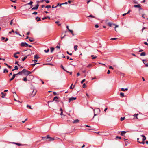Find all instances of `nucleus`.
<instances>
[{"label":"nucleus","mask_w":148,"mask_h":148,"mask_svg":"<svg viewBox=\"0 0 148 148\" xmlns=\"http://www.w3.org/2000/svg\"><path fill=\"white\" fill-rule=\"evenodd\" d=\"M23 73L25 75L28 76L31 73V72L29 71L26 69H24L22 70Z\"/></svg>","instance_id":"obj_1"},{"label":"nucleus","mask_w":148,"mask_h":148,"mask_svg":"<svg viewBox=\"0 0 148 148\" xmlns=\"http://www.w3.org/2000/svg\"><path fill=\"white\" fill-rule=\"evenodd\" d=\"M91 108L94 111V116L93 117V118H94V116H95L98 115L100 113V109L99 108H97L96 109V110L97 112V114H95V109H93V108L92 107H91Z\"/></svg>","instance_id":"obj_2"},{"label":"nucleus","mask_w":148,"mask_h":148,"mask_svg":"<svg viewBox=\"0 0 148 148\" xmlns=\"http://www.w3.org/2000/svg\"><path fill=\"white\" fill-rule=\"evenodd\" d=\"M58 99V97L57 96H56L54 97V98L53 99V101H48V103H49L50 102H53V101H55L56 102L58 103L59 102V101L57 99Z\"/></svg>","instance_id":"obj_3"},{"label":"nucleus","mask_w":148,"mask_h":148,"mask_svg":"<svg viewBox=\"0 0 148 148\" xmlns=\"http://www.w3.org/2000/svg\"><path fill=\"white\" fill-rule=\"evenodd\" d=\"M108 25L110 27H111L112 26V25H114V26H115V29L116 27H118V26L117 25H115V24H112L111 23H110V22H109L108 23ZM115 31H116V29H115Z\"/></svg>","instance_id":"obj_4"},{"label":"nucleus","mask_w":148,"mask_h":148,"mask_svg":"<svg viewBox=\"0 0 148 148\" xmlns=\"http://www.w3.org/2000/svg\"><path fill=\"white\" fill-rule=\"evenodd\" d=\"M28 45V44L25 42H22L21 44V47H27Z\"/></svg>","instance_id":"obj_5"},{"label":"nucleus","mask_w":148,"mask_h":148,"mask_svg":"<svg viewBox=\"0 0 148 148\" xmlns=\"http://www.w3.org/2000/svg\"><path fill=\"white\" fill-rule=\"evenodd\" d=\"M36 92H37L36 91V90L34 91V90H33L32 92V93L31 94L30 93L29 94L30 96H31V97L34 96L36 95Z\"/></svg>","instance_id":"obj_6"},{"label":"nucleus","mask_w":148,"mask_h":148,"mask_svg":"<svg viewBox=\"0 0 148 148\" xmlns=\"http://www.w3.org/2000/svg\"><path fill=\"white\" fill-rule=\"evenodd\" d=\"M134 7L135 8H138L139 11H140V10H142V8L141 7V5L140 4H138V5H134Z\"/></svg>","instance_id":"obj_7"},{"label":"nucleus","mask_w":148,"mask_h":148,"mask_svg":"<svg viewBox=\"0 0 148 148\" xmlns=\"http://www.w3.org/2000/svg\"><path fill=\"white\" fill-rule=\"evenodd\" d=\"M77 99L76 97H71L69 98V102L70 103L72 101H73L74 100H76Z\"/></svg>","instance_id":"obj_8"},{"label":"nucleus","mask_w":148,"mask_h":148,"mask_svg":"<svg viewBox=\"0 0 148 148\" xmlns=\"http://www.w3.org/2000/svg\"><path fill=\"white\" fill-rule=\"evenodd\" d=\"M39 5L38 4H37L35 7H33L32 8V10H36L38 9L39 7Z\"/></svg>","instance_id":"obj_9"},{"label":"nucleus","mask_w":148,"mask_h":148,"mask_svg":"<svg viewBox=\"0 0 148 148\" xmlns=\"http://www.w3.org/2000/svg\"><path fill=\"white\" fill-rule=\"evenodd\" d=\"M17 75V74H14L13 75V76H12V78H11L10 80V81H11L13 79H14L15 78V76L16 75Z\"/></svg>","instance_id":"obj_10"},{"label":"nucleus","mask_w":148,"mask_h":148,"mask_svg":"<svg viewBox=\"0 0 148 148\" xmlns=\"http://www.w3.org/2000/svg\"><path fill=\"white\" fill-rule=\"evenodd\" d=\"M143 61L145 65V66L146 67H148V64L147 63H146V62H147L145 60H143Z\"/></svg>","instance_id":"obj_11"},{"label":"nucleus","mask_w":148,"mask_h":148,"mask_svg":"<svg viewBox=\"0 0 148 148\" xmlns=\"http://www.w3.org/2000/svg\"><path fill=\"white\" fill-rule=\"evenodd\" d=\"M1 39L2 40H4L5 39V41H7L8 40V38H5V37H2L1 38Z\"/></svg>","instance_id":"obj_12"},{"label":"nucleus","mask_w":148,"mask_h":148,"mask_svg":"<svg viewBox=\"0 0 148 148\" xmlns=\"http://www.w3.org/2000/svg\"><path fill=\"white\" fill-rule=\"evenodd\" d=\"M141 136L143 138L142 139V140L143 141H144L146 140V138L144 135H141Z\"/></svg>","instance_id":"obj_13"},{"label":"nucleus","mask_w":148,"mask_h":148,"mask_svg":"<svg viewBox=\"0 0 148 148\" xmlns=\"http://www.w3.org/2000/svg\"><path fill=\"white\" fill-rule=\"evenodd\" d=\"M127 132L125 131H122L121 132V134L122 136H124V134Z\"/></svg>","instance_id":"obj_14"},{"label":"nucleus","mask_w":148,"mask_h":148,"mask_svg":"<svg viewBox=\"0 0 148 148\" xmlns=\"http://www.w3.org/2000/svg\"><path fill=\"white\" fill-rule=\"evenodd\" d=\"M1 97L2 98H4V97L5 96V94L3 92H1Z\"/></svg>","instance_id":"obj_15"},{"label":"nucleus","mask_w":148,"mask_h":148,"mask_svg":"<svg viewBox=\"0 0 148 148\" xmlns=\"http://www.w3.org/2000/svg\"><path fill=\"white\" fill-rule=\"evenodd\" d=\"M79 121V120L78 119H77L75 120H74L73 121V123H76L78 122Z\"/></svg>","instance_id":"obj_16"},{"label":"nucleus","mask_w":148,"mask_h":148,"mask_svg":"<svg viewBox=\"0 0 148 148\" xmlns=\"http://www.w3.org/2000/svg\"><path fill=\"white\" fill-rule=\"evenodd\" d=\"M35 19L37 21H41L40 18V17H37Z\"/></svg>","instance_id":"obj_17"},{"label":"nucleus","mask_w":148,"mask_h":148,"mask_svg":"<svg viewBox=\"0 0 148 148\" xmlns=\"http://www.w3.org/2000/svg\"><path fill=\"white\" fill-rule=\"evenodd\" d=\"M146 55V53L145 52L141 53L140 54V56H144Z\"/></svg>","instance_id":"obj_18"},{"label":"nucleus","mask_w":148,"mask_h":148,"mask_svg":"<svg viewBox=\"0 0 148 148\" xmlns=\"http://www.w3.org/2000/svg\"><path fill=\"white\" fill-rule=\"evenodd\" d=\"M27 56H25L24 58H22V61H24L27 58Z\"/></svg>","instance_id":"obj_19"},{"label":"nucleus","mask_w":148,"mask_h":148,"mask_svg":"<svg viewBox=\"0 0 148 148\" xmlns=\"http://www.w3.org/2000/svg\"><path fill=\"white\" fill-rule=\"evenodd\" d=\"M38 58H39V57L37 54H35L34 55V59H38Z\"/></svg>","instance_id":"obj_20"},{"label":"nucleus","mask_w":148,"mask_h":148,"mask_svg":"<svg viewBox=\"0 0 148 148\" xmlns=\"http://www.w3.org/2000/svg\"><path fill=\"white\" fill-rule=\"evenodd\" d=\"M138 115V114H135L133 115V116L134 118H136L137 119H138L137 118V116Z\"/></svg>","instance_id":"obj_21"},{"label":"nucleus","mask_w":148,"mask_h":148,"mask_svg":"<svg viewBox=\"0 0 148 148\" xmlns=\"http://www.w3.org/2000/svg\"><path fill=\"white\" fill-rule=\"evenodd\" d=\"M34 40L32 38L29 37V41L31 42L34 41Z\"/></svg>","instance_id":"obj_22"},{"label":"nucleus","mask_w":148,"mask_h":148,"mask_svg":"<svg viewBox=\"0 0 148 148\" xmlns=\"http://www.w3.org/2000/svg\"><path fill=\"white\" fill-rule=\"evenodd\" d=\"M49 140L50 141H53V140H56V139H55L54 138H52L51 137H50L49 138Z\"/></svg>","instance_id":"obj_23"},{"label":"nucleus","mask_w":148,"mask_h":148,"mask_svg":"<svg viewBox=\"0 0 148 148\" xmlns=\"http://www.w3.org/2000/svg\"><path fill=\"white\" fill-rule=\"evenodd\" d=\"M47 18H48L49 19H50V18L49 16H47L45 17L42 18V19L43 20H45V19H47Z\"/></svg>","instance_id":"obj_24"},{"label":"nucleus","mask_w":148,"mask_h":148,"mask_svg":"<svg viewBox=\"0 0 148 148\" xmlns=\"http://www.w3.org/2000/svg\"><path fill=\"white\" fill-rule=\"evenodd\" d=\"M128 90V89L127 88H126L124 89L123 88H121V90L123 91H127Z\"/></svg>","instance_id":"obj_25"},{"label":"nucleus","mask_w":148,"mask_h":148,"mask_svg":"<svg viewBox=\"0 0 148 148\" xmlns=\"http://www.w3.org/2000/svg\"><path fill=\"white\" fill-rule=\"evenodd\" d=\"M8 70L6 69H5L3 70V73H8Z\"/></svg>","instance_id":"obj_26"},{"label":"nucleus","mask_w":148,"mask_h":148,"mask_svg":"<svg viewBox=\"0 0 148 148\" xmlns=\"http://www.w3.org/2000/svg\"><path fill=\"white\" fill-rule=\"evenodd\" d=\"M55 49V48L53 47H51L50 49H51V53H52L53 51Z\"/></svg>","instance_id":"obj_27"},{"label":"nucleus","mask_w":148,"mask_h":148,"mask_svg":"<svg viewBox=\"0 0 148 148\" xmlns=\"http://www.w3.org/2000/svg\"><path fill=\"white\" fill-rule=\"evenodd\" d=\"M4 64L5 65L7 66L10 69H11L12 67V66H9V65H8L6 63H4Z\"/></svg>","instance_id":"obj_28"},{"label":"nucleus","mask_w":148,"mask_h":148,"mask_svg":"<svg viewBox=\"0 0 148 148\" xmlns=\"http://www.w3.org/2000/svg\"><path fill=\"white\" fill-rule=\"evenodd\" d=\"M78 47V46L77 45H75L74 46V50L75 51H76L77 49V47Z\"/></svg>","instance_id":"obj_29"},{"label":"nucleus","mask_w":148,"mask_h":148,"mask_svg":"<svg viewBox=\"0 0 148 148\" xmlns=\"http://www.w3.org/2000/svg\"><path fill=\"white\" fill-rule=\"evenodd\" d=\"M91 56L92 58V59H93L96 58L97 57L96 56H94L93 55H92Z\"/></svg>","instance_id":"obj_30"},{"label":"nucleus","mask_w":148,"mask_h":148,"mask_svg":"<svg viewBox=\"0 0 148 148\" xmlns=\"http://www.w3.org/2000/svg\"><path fill=\"white\" fill-rule=\"evenodd\" d=\"M23 72H22V71H19L18 72V73L17 74H17V75H22V73H23Z\"/></svg>","instance_id":"obj_31"},{"label":"nucleus","mask_w":148,"mask_h":148,"mask_svg":"<svg viewBox=\"0 0 148 148\" xmlns=\"http://www.w3.org/2000/svg\"><path fill=\"white\" fill-rule=\"evenodd\" d=\"M120 95L121 97H124V94L123 93L121 92L120 93Z\"/></svg>","instance_id":"obj_32"},{"label":"nucleus","mask_w":148,"mask_h":148,"mask_svg":"<svg viewBox=\"0 0 148 148\" xmlns=\"http://www.w3.org/2000/svg\"><path fill=\"white\" fill-rule=\"evenodd\" d=\"M33 3V2L32 1H31L29 3H28L27 4L31 5V8L32 7V4Z\"/></svg>","instance_id":"obj_33"},{"label":"nucleus","mask_w":148,"mask_h":148,"mask_svg":"<svg viewBox=\"0 0 148 148\" xmlns=\"http://www.w3.org/2000/svg\"><path fill=\"white\" fill-rule=\"evenodd\" d=\"M88 17H92L96 19V17L95 16H93L92 15H90L89 16H88Z\"/></svg>","instance_id":"obj_34"},{"label":"nucleus","mask_w":148,"mask_h":148,"mask_svg":"<svg viewBox=\"0 0 148 148\" xmlns=\"http://www.w3.org/2000/svg\"><path fill=\"white\" fill-rule=\"evenodd\" d=\"M92 66V65L91 64H89L87 66L88 68H89Z\"/></svg>","instance_id":"obj_35"},{"label":"nucleus","mask_w":148,"mask_h":148,"mask_svg":"<svg viewBox=\"0 0 148 148\" xmlns=\"http://www.w3.org/2000/svg\"><path fill=\"white\" fill-rule=\"evenodd\" d=\"M73 85V84L72 83L71 84V86H70V89H73L74 88V87L75 86V85H74V86H73V88H72V86Z\"/></svg>","instance_id":"obj_36"},{"label":"nucleus","mask_w":148,"mask_h":148,"mask_svg":"<svg viewBox=\"0 0 148 148\" xmlns=\"http://www.w3.org/2000/svg\"><path fill=\"white\" fill-rule=\"evenodd\" d=\"M69 31L71 33L73 36H74V34L73 33V31L72 30H69Z\"/></svg>","instance_id":"obj_37"},{"label":"nucleus","mask_w":148,"mask_h":148,"mask_svg":"<svg viewBox=\"0 0 148 148\" xmlns=\"http://www.w3.org/2000/svg\"><path fill=\"white\" fill-rule=\"evenodd\" d=\"M59 5V3H58L57 4V5L56 6H54V5H53L52 6V8H57V7H58V6Z\"/></svg>","instance_id":"obj_38"},{"label":"nucleus","mask_w":148,"mask_h":148,"mask_svg":"<svg viewBox=\"0 0 148 148\" xmlns=\"http://www.w3.org/2000/svg\"><path fill=\"white\" fill-rule=\"evenodd\" d=\"M68 4V3L67 2H66L65 3H61V4H60V6H61V5H63V4Z\"/></svg>","instance_id":"obj_39"},{"label":"nucleus","mask_w":148,"mask_h":148,"mask_svg":"<svg viewBox=\"0 0 148 148\" xmlns=\"http://www.w3.org/2000/svg\"><path fill=\"white\" fill-rule=\"evenodd\" d=\"M116 139H121V137L119 136H117L116 137Z\"/></svg>","instance_id":"obj_40"},{"label":"nucleus","mask_w":148,"mask_h":148,"mask_svg":"<svg viewBox=\"0 0 148 148\" xmlns=\"http://www.w3.org/2000/svg\"><path fill=\"white\" fill-rule=\"evenodd\" d=\"M51 7L50 5H48L45 7V8H51Z\"/></svg>","instance_id":"obj_41"},{"label":"nucleus","mask_w":148,"mask_h":148,"mask_svg":"<svg viewBox=\"0 0 148 148\" xmlns=\"http://www.w3.org/2000/svg\"><path fill=\"white\" fill-rule=\"evenodd\" d=\"M27 108H29V109H32V108H31V106H30V105H27Z\"/></svg>","instance_id":"obj_42"},{"label":"nucleus","mask_w":148,"mask_h":148,"mask_svg":"<svg viewBox=\"0 0 148 148\" xmlns=\"http://www.w3.org/2000/svg\"><path fill=\"white\" fill-rule=\"evenodd\" d=\"M23 80L24 81H27V78L26 77H24L23 79Z\"/></svg>","instance_id":"obj_43"},{"label":"nucleus","mask_w":148,"mask_h":148,"mask_svg":"<svg viewBox=\"0 0 148 148\" xmlns=\"http://www.w3.org/2000/svg\"><path fill=\"white\" fill-rule=\"evenodd\" d=\"M49 51V49H48L47 50H44V51L45 53H48V52Z\"/></svg>","instance_id":"obj_44"},{"label":"nucleus","mask_w":148,"mask_h":148,"mask_svg":"<svg viewBox=\"0 0 148 148\" xmlns=\"http://www.w3.org/2000/svg\"><path fill=\"white\" fill-rule=\"evenodd\" d=\"M60 67L62 69H63L64 71H66V70L64 69V67L63 66H62V65H61V66H60Z\"/></svg>","instance_id":"obj_45"},{"label":"nucleus","mask_w":148,"mask_h":148,"mask_svg":"<svg viewBox=\"0 0 148 148\" xmlns=\"http://www.w3.org/2000/svg\"><path fill=\"white\" fill-rule=\"evenodd\" d=\"M16 144L17 145L19 146H22V145H23V144H20L19 143H16Z\"/></svg>","instance_id":"obj_46"},{"label":"nucleus","mask_w":148,"mask_h":148,"mask_svg":"<svg viewBox=\"0 0 148 148\" xmlns=\"http://www.w3.org/2000/svg\"><path fill=\"white\" fill-rule=\"evenodd\" d=\"M117 39V38H111L110 39V40H116Z\"/></svg>","instance_id":"obj_47"},{"label":"nucleus","mask_w":148,"mask_h":148,"mask_svg":"<svg viewBox=\"0 0 148 148\" xmlns=\"http://www.w3.org/2000/svg\"><path fill=\"white\" fill-rule=\"evenodd\" d=\"M38 64V63H35L34 64H31V65L33 66L34 67L36 64Z\"/></svg>","instance_id":"obj_48"},{"label":"nucleus","mask_w":148,"mask_h":148,"mask_svg":"<svg viewBox=\"0 0 148 148\" xmlns=\"http://www.w3.org/2000/svg\"><path fill=\"white\" fill-rule=\"evenodd\" d=\"M125 119V117H121V121H123V120H124Z\"/></svg>","instance_id":"obj_49"},{"label":"nucleus","mask_w":148,"mask_h":148,"mask_svg":"<svg viewBox=\"0 0 148 148\" xmlns=\"http://www.w3.org/2000/svg\"><path fill=\"white\" fill-rule=\"evenodd\" d=\"M14 69L15 70H18V66H15L14 67Z\"/></svg>","instance_id":"obj_50"},{"label":"nucleus","mask_w":148,"mask_h":148,"mask_svg":"<svg viewBox=\"0 0 148 148\" xmlns=\"http://www.w3.org/2000/svg\"><path fill=\"white\" fill-rule=\"evenodd\" d=\"M14 57L16 58H18V56L14 54Z\"/></svg>","instance_id":"obj_51"},{"label":"nucleus","mask_w":148,"mask_h":148,"mask_svg":"<svg viewBox=\"0 0 148 148\" xmlns=\"http://www.w3.org/2000/svg\"><path fill=\"white\" fill-rule=\"evenodd\" d=\"M15 64H17L18 65V66H19V64H18V61H16L15 62Z\"/></svg>","instance_id":"obj_52"},{"label":"nucleus","mask_w":148,"mask_h":148,"mask_svg":"<svg viewBox=\"0 0 148 148\" xmlns=\"http://www.w3.org/2000/svg\"><path fill=\"white\" fill-rule=\"evenodd\" d=\"M85 81V79H83V80H82L81 81V84H82L84 82V81Z\"/></svg>","instance_id":"obj_53"},{"label":"nucleus","mask_w":148,"mask_h":148,"mask_svg":"<svg viewBox=\"0 0 148 148\" xmlns=\"http://www.w3.org/2000/svg\"><path fill=\"white\" fill-rule=\"evenodd\" d=\"M14 33H16V34H17L18 35H20V36H21V35H20V34H19V33L18 32H16V31H15V32H14Z\"/></svg>","instance_id":"obj_54"},{"label":"nucleus","mask_w":148,"mask_h":148,"mask_svg":"<svg viewBox=\"0 0 148 148\" xmlns=\"http://www.w3.org/2000/svg\"><path fill=\"white\" fill-rule=\"evenodd\" d=\"M99 25H98L97 24H96L95 25V27L96 28H97L99 27Z\"/></svg>","instance_id":"obj_55"},{"label":"nucleus","mask_w":148,"mask_h":148,"mask_svg":"<svg viewBox=\"0 0 148 148\" xmlns=\"http://www.w3.org/2000/svg\"><path fill=\"white\" fill-rule=\"evenodd\" d=\"M69 55H72V53H70L68 51H67L66 52Z\"/></svg>","instance_id":"obj_56"},{"label":"nucleus","mask_w":148,"mask_h":148,"mask_svg":"<svg viewBox=\"0 0 148 148\" xmlns=\"http://www.w3.org/2000/svg\"><path fill=\"white\" fill-rule=\"evenodd\" d=\"M107 74H109L110 73V71L109 70H108L107 71Z\"/></svg>","instance_id":"obj_57"},{"label":"nucleus","mask_w":148,"mask_h":148,"mask_svg":"<svg viewBox=\"0 0 148 148\" xmlns=\"http://www.w3.org/2000/svg\"><path fill=\"white\" fill-rule=\"evenodd\" d=\"M45 1L46 2V3H48L49 2V0H45Z\"/></svg>","instance_id":"obj_58"},{"label":"nucleus","mask_w":148,"mask_h":148,"mask_svg":"<svg viewBox=\"0 0 148 148\" xmlns=\"http://www.w3.org/2000/svg\"><path fill=\"white\" fill-rule=\"evenodd\" d=\"M138 143H140V144H144L145 143L143 142V141H142V142H138Z\"/></svg>","instance_id":"obj_59"},{"label":"nucleus","mask_w":148,"mask_h":148,"mask_svg":"<svg viewBox=\"0 0 148 148\" xmlns=\"http://www.w3.org/2000/svg\"><path fill=\"white\" fill-rule=\"evenodd\" d=\"M85 87H86V85H85V84L84 83V84L83 85V88H85Z\"/></svg>","instance_id":"obj_60"},{"label":"nucleus","mask_w":148,"mask_h":148,"mask_svg":"<svg viewBox=\"0 0 148 148\" xmlns=\"http://www.w3.org/2000/svg\"><path fill=\"white\" fill-rule=\"evenodd\" d=\"M32 14L35 15H36L37 14V12H34L32 13Z\"/></svg>","instance_id":"obj_61"},{"label":"nucleus","mask_w":148,"mask_h":148,"mask_svg":"<svg viewBox=\"0 0 148 148\" xmlns=\"http://www.w3.org/2000/svg\"><path fill=\"white\" fill-rule=\"evenodd\" d=\"M109 68L110 69H114V68L113 67H112L111 66H109Z\"/></svg>","instance_id":"obj_62"},{"label":"nucleus","mask_w":148,"mask_h":148,"mask_svg":"<svg viewBox=\"0 0 148 148\" xmlns=\"http://www.w3.org/2000/svg\"><path fill=\"white\" fill-rule=\"evenodd\" d=\"M12 72H11L9 74V75H8L9 77H10V76H11L12 75Z\"/></svg>","instance_id":"obj_63"},{"label":"nucleus","mask_w":148,"mask_h":148,"mask_svg":"<svg viewBox=\"0 0 148 148\" xmlns=\"http://www.w3.org/2000/svg\"><path fill=\"white\" fill-rule=\"evenodd\" d=\"M85 126L86 127H91L90 126H89V125H85Z\"/></svg>","instance_id":"obj_64"}]
</instances>
